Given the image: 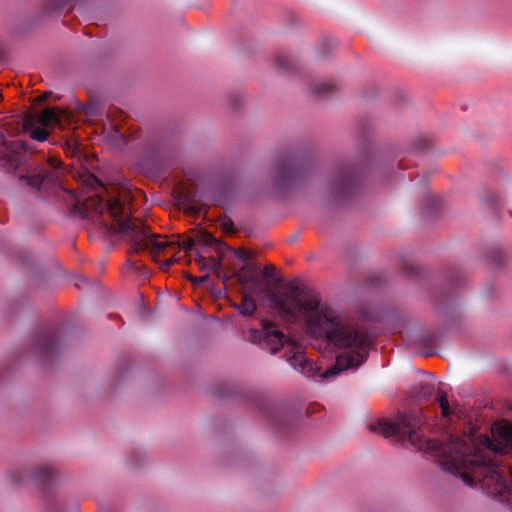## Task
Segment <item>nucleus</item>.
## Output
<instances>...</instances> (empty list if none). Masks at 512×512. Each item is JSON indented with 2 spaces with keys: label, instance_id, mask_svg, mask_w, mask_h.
Here are the masks:
<instances>
[{
  "label": "nucleus",
  "instance_id": "1",
  "mask_svg": "<svg viewBox=\"0 0 512 512\" xmlns=\"http://www.w3.org/2000/svg\"><path fill=\"white\" fill-rule=\"evenodd\" d=\"M272 308L287 323H296L316 338H323L335 347L345 349L333 366L321 372L320 367L306 358L303 348L287 338L270 320H262L260 329H250L248 340L272 354L287 346L286 360L296 371L314 380H332L349 368H357L368 357L370 335L354 320L323 303L320 295L291 285L288 292L270 297Z\"/></svg>",
  "mask_w": 512,
  "mask_h": 512
},
{
  "label": "nucleus",
  "instance_id": "2",
  "mask_svg": "<svg viewBox=\"0 0 512 512\" xmlns=\"http://www.w3.org/2000/svg\"><path fill=\"white\" fill-rule=\"evenodd\" d=\"M105 190L101 181L93 174L84 176L83 187L75 196L74 209L82 218L87 219L105 231L118 230L126 234L135 251H148L154 258L167 250H192L194 240L189 238L181 244L156 234H150L147 226L130 217L126 199L109 197L104 200Z\"/></svg>",
  "mask_w": 512,
  "mask_h": 512
},
{
  "label": "nucleus",
  "instance_id": "3",
  "mask_svg": "<svg viewBox=\"0 0 512 512\" xmlns=\"http://www.w3.org/2000/svg\"><path fill=\"white\" fill-rule=\"evenodd\" d=\"M27 147L21 140H8L0 131V168L11 172L17 170L26 159Z\"/></svg>",
  "mask_w": 512,
  "mask_h": 512
},
{
  "label": "nucleus",
  "instance_id": "4",
  "mask_svg": "<svg viewBox=\"0 0 512 512\" xmlns=\"http://www.w3.org/2000/svg\"><path fill=\"white\" fill-rule=\"evenodd\" d=\"M62 113L55 108H46L40 112L34 121L26 122V129L30 131L33 140L44 142L49 135V130L61 126Z\"/></svg>",
  "mask_w": 512,
  "mask_h": 512
},
{
  "label": "nucleus",
  "instance_id": "5",
  "mask_svg": "<svg viewBox=\"0 0 512 512\" xmlns=\"http://www.w3.org/2000/svg\"><path fill=\"white\" fill-rule=\"evenodd\" d=\"M361 186V177L356 167H344L339 170L332 189L337 197L348 198L356 194Z\"/></svg>",
  "mask_w": 512,
  "mask_h": 512
},
{
  "label": "nucleus",
  "instance_id": "6",
  "mask_svg": "<svg viewBox=\"0 0 512 512\" xmlns=\"http://www.w3.org/2000/svg\"><path fill=\"white\" fill-rule=\"evenodd\" d=\"M302 176V165L295 158H286L278 161L274 174L275 185L280 189L290 188Z\"/></svg>",
  "mask_w": 512,
  "mask_h": 512
},
{
  "label": "nucleus",
  "instance_id": "7",
  "mask_svg": "<svg viewBox=\"0 0 512 512\" xmlns=\"http://www.w3.org/2000/svg\"><path fill=\"white\" fill-rule=\"evenodd\" d=\"M57 331L53 327H45L35 335L33 346L41 356H49L57 345Z\"/></svg>",
  "mask_w": 512,
  "mask_h": 512
},
{
  "label": "nucleus",
  "instance_id": "8",
  "mask_svg": "<svg viewBox=\"0 0 512 512\" xmlns=\"http://www.w3.org/2000/svg\"><path fill=\"white\" fill-rule=\"evenodd\" d=\"M26 182L29 186L37 190H45L48 185L56 186L57 178L47 170H41L39 173L26 176Z\"/></svg>",
  "mask_w": 512,
  "mask_h": 512
},
{
  "label": "nucleus",
  "instance_id": "9",
  "mask_svg": "<svg viewBox=\"0 0 512 512\" xmlns=\"http://www.w3.org/2000/svg\"><path fill=\"white\" fill-rule=\"evenodd\" d=\"M311 90L316 97L324 98L337 90V86L328 81H317L311 84Z\"/></svg>",
  "mask_w": 512,
  "mask_h": 512
},
{
  "label": "nucleus",
  "instance_id": "10",
  "mask_svg": "<svg viewBox=\"0 0 512 512\" xmlns=\"http://www.w3.org/2000/svg\"><path fill=\"white\" fill-rule=\"evenodd\" d=\"M258 267L254 263H246L240 269L239 277L243 284H254L257 281Z\"/></svg>",
  "mask_w": 512,
  "mask_h": 512
},
{
  "label": "nucleus",
  "instance_id": "11",
  "mask_svg": "<svg viewBox=\"0 0 512 512\" xmlns=\"http://www.w3.org/2000/svg\"><path fill=\"white\" fill-rule=\"evenodd\" d=\"M54 469L50 465H43L39 467L33 474V478L40 484H48L54 479Z\"/></svg>",
  "mask_w": 512,
  "mask_h": 512
},
{
  "label": "nucleus",
  "instance_id": "12",
  "mask_svg": "<svg viewBox=\"0 0 512 512\" xmlns=\"http://www.w3.org/2000/svg\"><path fill=\"white\" fill-rule=\"evenodd\" d=\"M257 304L252 296L245 294L241 304L238 306L239 312L243 316L251 317L254 315Z\"/></svg>",
  "mask_w": 512,
  "mask_h": 512
},
{
  "label": "nucleus",
  "instance_id": "13",
  "mask_svg": "<svg viewBox=\"0 0 512 512\" xmlns=\"http://www.w3.org/2000/svg\"><path fill=\"white\" fill-rule=\"evenodd\" d=\"M483 202L487 207L496 209L504 203V198L496 192H487L483 198Z\"/></svg>",
  "mask_w": 512,
  "mask_h": 512
},
{
  "label": "nucleus",
  "instance_id": "14",
  "mask_svg": "<svg viewBox=\"0 0 512 512\" xmlns=\"http://www.w3.org/2000/svg\"><path fill=\"white\" fill-rule=\"evenodd\" d=\"M197 264L203 270H214L220 266V261L215 258H206L198 255L196 258Z\"/></svg>",
  "mask_w": 512,
  "mask_h": 512
},
{
  "label": "nucleus",
  "instance_id": "15",
  "mask_svg": "<svg viewBox=\"0 0 512 512\" xmlns=\"http://www.w3.org/2000/svg\"><path fill=\"white\" fill-rule=\"evenodd\" d=\"M438 402L443 417H449L450 415L456 413V410L450 407L447 394L445 392L439 394Z\"/></svg>",
  "mask_w": 512,
  "mask_h": 512
},
{
  "label": "nucleus",
  "instance_id": "16",
  "mask_svg": "<svg viewBox=\"0 0 512 512\" xmlns=\"http://www.w3.org/2000/svg\"><path fill=\"white\" fill-rule=\"evenodd\" d=\"M489 258L495 265L501 266L505 263L506 252L501 247L493 248L489 253Z\"/></svg>",
  "mask_w": 512,
  "mask_h": 512
},
{
  "label": "nucleus",
  "instance_id": "17",
  "mask_svg": "<svg viewBox=\"0 0 512 512\" xmlns=\"http://www.w3.org/2000/svg\"><path fill=\"white\" fill-rule=\"evenodd\" d=\"M275 63L283 71H288L292 68V59L285 54H278L275 57Z\"/></svg>",
  "mask_w": 512,
  "mask_h": 512
},
{
  "label": "nucleus",
  "instance_id": "18",
  "mask_svg": "<svg viewBox=\"0 0 512 512\" xmlns=\"http://www.w3.org/2000/svg\"><path fill=\"white\" fill-rule=\"evenodd\" d=\"M432 394H433L432 387L428 384H424V385H421V387L419 388V390L416 394V397L418 399L427 400L432 396Z\"/></svg>",
  "mask_w": 512,
  "mask_h": 512
},
{
  "label": "nucleus",
  "instance_id": "19",
  "mask_svg": "<svg viewBox=\"0 0 512 512\" xmlns=\"http://www.w3.org/2000/svg\"><path fill=\"white\" fill-rule=\"evenodd\" d=\"M235 256L238 260L244 262V264L251 263L252 254L248 251L238 249L235 251Z\"/></svg>",
  "mask_w": 512,
  "mask_h": 512
},
{
  "label": "nucleus",
  "instance_id": "20",
  "mask_svg": "<svg viewBox=\"0 0 512 512\" xmlns=\"http://www.w3.org/2000/svg\"><path fill=\"white\" fill-rule=\"evenodd\" d=\"M160 262L161 268L163 270H167L173 263L178 261V257L176 254H173L169 258H165L164 260H158Z\"/></svg>",
  "mask_w": 512,
  "mask_h": 512
},
{
  "label": "nucleus",
  "instance_id": "21",
  "mask_svg": "<svg viewBox=\"0 0 512 512\" xmlns=\"http://www.w3.org/2000/svg\"><path fill=\"white\" fill-rule=\"evenodd\" d=\"M263 275L267 279H271L275 275V269L272 266H265L263 269Z\"/></svg>",
  "mask_w": 512,
  "mask_h": 512
},
{
  "label": "nucleus",
  "instance_id": "22",
  "mask_svg": "<svg viewBox=\"0 0 512 512\" xmlns=\"http://www.w3.org/2000/svg\"><path fill=\"white\" fill-rule=\"evenodd\" d=\"M205 279H206V277L191 278V281H192L194 284H199V283L203 282Z\"/></svg>",
  "mask_w": 512,
  "mask_h": 512
}]
</instances>
